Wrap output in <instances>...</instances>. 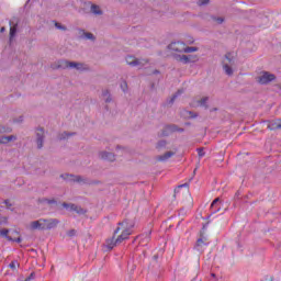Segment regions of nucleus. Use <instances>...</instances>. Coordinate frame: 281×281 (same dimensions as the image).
Here are the masks:
<instances>
[{
    "mask_svg": "<svg viewBox=\"0 0 281 281\" xmlns=\"http://www.w3.org/2000/svg\"><path fill=\"white\" fill-rule=\"evenodd\" d=\"M60 221L58 218H44V231L45 229H56Z\"/></svg>",
    "mask_w": 281,
    "mask_h": 281,
    "instance_id": "obj_8",
    "label": "nucleus"
},
{
    "mask_svg": "<svg viewBox=\"0 0 281 281\" xmlns=\"http://www.w3.org/2000/svg\"><path fill=\"white\" fill-rule=\"evenodd\" d=\"M207 3H210V0H203L202 1V5H207Z\"/></svg>",
    "mask_w": 281,
    "mask_h": 281,
    "instance_id": "obj_48",
    "label": "nucleus"
},
{
    "mask_svg": "<svg viewBox=\"0 0 281 281\" xmlns=\"http://www.w3.org/2000/svg\"><path fill=\"white\" fill-rule=\"evenodd\" d=\"M40 203H47L48 205H56L57 201H56V199L42 198L40 200Z\"/></svg>",
    "mask_w": 281,
    "mask_h": 281,
    "instance_id": "obj_29",
    "label": "nucleus"
},
{
    "mask_svg": "<svg viewBox=\"0 0 281 281\" xmlns=\"http://www.w3.org/2000/svg\"><path fill=\"white\" fill-rule=\"evenodd\" d=\"M170 157H175V151H166L164 155L157 156L158 161H168Z\"/></svg>",
    "mask_w": 281,
    "mask_h": 281,
    "instance_id": "obj_23",
    "label": "nucleus"
},
{
    "mask_svg": "<svg viewBox=\"0 0 281 281\" xmlns=\"http://www.w3.org/2000/svg\"><path fill=\"white\" fill-rule=\"evenodd\" d=\"M213 111H217V109L215 108V109H213Z\"/></svg>",
    "mask_w": 281,
    "mask_h": 281,
    "instance_id": "obj_60",
    "label": "nucleus"
},
{
    "mask_svg": "<svg viewBox=\"0 0 281 281\" xmlns=\"http://www.w3.org/2000/svg\"><path fill=\"white\" fill-rule=\"evenodd\" d=\"M76 63L77 61H69L68 60V69H76Z\"/></svg>",
    "mask_w": 281,
    "mask_h": 281,
    "instance_id": "obj_43",
    "label": "nucleus"
},
{
    "mask_svg": "<svg viewBox=\"0 0 281 281\" xmlns=\"http://www.w3.org/2000/svg\"><path fill=\"white\" fill-rule=\"evenodd\" d=\"M154 74H159V70H154Z\"/></svg>",
    "mask_w": 281,
    "mask_h": 281,
    "instance_id": "obj_57",
    "label": "nucleus"
},
{
    "mask_svg": "<svg viewBox=\"0 0 281 281\" xmlns=\"http://www.w3.org/2000/svg\"><path fill=\"white\" fill-rule=\"evenodd\" d=\"M16 135L0 136V144H10V142H16Z\"/></svg>",
    "mask_w": 281,
    "mask_h": 281,
    "instance_id": "obj_20",
    "label": "nucleus"
},
{
    "mask_svg": "<svg viewBox=\"0 0 281 281\" xmlns=\"http://www.w3.org/2000/svg\"><path fill=\"white\" fill-rule=\"evenodd\" d=\"M276 78V75L263 70L256 77V82H258V85H270V82H273Z\"/></svg>",
    "mask_w": 281,
    "mask_h": 281,
    "instance_id": "obj_4",
    "label": "nucleus"
},
{
    "mask_svg": "<svg viewBox=\"0 0 281 281\" xmlns=\"http://www.w3.org/2000/svg\"><path fill=\"white\" fill-rule=\"evenodd\" d=\"M34 272H32L30 276H29V278H31V280H34Z\"/></svg>",
    "mask_w": 281,
    "mask_h": 281,
    "instance_id": "obj_49",
    "label": "nucleus"
},
{
    "mask_svg": "<svg viewBox=\"0 0 281 281\" xmlns=\"http://www.w3.org/2000/svg\"><path fill=\"white\" fill-rule=\"evenodd\" d=\"M77 234H78V231L74 228L67 232V236H69V238H74V236H76Z\"/></svg>",
    "mask_w": 281,
    "mask_h": 281,
    "instance_id": "obj_39",
    "label": "nucleus"
},
{
    "mask_svg": "<svg viewBox=\"0 0 281 281\" xmlns=\"http://www.w3.org/2000/svg\"><path fill=\"white\" fill-rule=\"evenodd\" d=\"M100 159H103L104 161H115V154L111 151L102 150L99 153Z\"/></svg>",
    "mask_w": 281,
    "mask_h": 281,
    "instance_id": "obj_14",
    "label": "nucleus"
},
{
    "mask_svg": "<svg viewBox=\"0 0 281 281\" xmlns=\"http://www.w3.org/2000/svg\"><path fill=\"white\" fill-rule=\"evenodd\" d=\"M10 269H16V261H12L10 265H9Z\"/></svg>",
    "mask_w": 281,
    "mask_h": 281,
    "instance_id": "obj_45",
    "label": "nucleus"
},
{
    "mask_svg": "<svg viewBox=\"0 0 281 281\" xmlns=\"http://www.w3.org/2000/svg\"><path fill=\"white\" fill-rule=\"evenodd\" d=\"M24 281H31V277H27Z\"/></svg>",
    "mask_w": 281,
    "mask_h": 281,
    "instance_id": "obj_53",
    "label": "nucleus"
},
{
    "mask_svg": "<svg viewBox=\"0 0 281 281\" xmlns=\"http://www.w3.org/2000/svg\"><path fill=\"white\" fill-rule=\"evenodd\" d=\"M75 69H77V71H87V69H89V67L85 63L77 61Z\"/></svg>",
    "mask_w": 281,
    "mask_h": 281,
    "instance_id": "obj_25",
    "label": "nucleus"
},
{
    "mask_svg": "<svg viewBox=\"0 0 281 281\" xmlns=\"http://www.w3.org/2000/svg\"><path fill=\"white\" fill-rule=\"evenodd\" d=\"M60 178L64 179V181H68L69 183H82L83 186H98L100 184V181L98 180H89V178H85L82 176H76L71 173H61Z\"/></svg>",
    "mask_w": 281,
    "mask_h": 281,
    "instance_id": "obj_1",
    "label": "nucleus"
},
{
    "mask_svg": "<svg viewBox=\"0 0 281 281\" xmlns=\"http://www.w3.org/2000/svg\"><path fill=\"white\" fill-rule=\"evenodd\" d=\"M211 276H212V278H216V274H215V273H212Z\"/></svg>",
    "mask_w": 281,
    "mask_h": 281,
    "instance_id": "obj_55",
    "label": "nucleus"
},
{
    "mask_svg": "<svg viewBox=\"0 0 281 281\" xmlns=\"http://www.w3.org/2000/svg\"><path fill=\"white\" fill-rule=\"evenodd\" d=\"M212 214L221 212V198H216L211 204Z\"/></svg>",
    "mask_w": 281,
    "mask_h": 281,
    "instance_id": "obj_19",
    "label": "nucleus"
},
{
    "mask_svg": "<svg viewBox=\"0 0 281 281\" xmlns=\"http://www.w3.org/2000/svg\"><path fill=\"white\" fill-rule=\"evenodd\" d=\"M35 144L37 145V149L41 150L45 145V128L37 127L35 130Z\"/></svg>",
    "mask_w": 281,
    "mask_h": 281,
    "instance_id": "obj_5",
    "label": "nucleus"
},
{
    "mask_svg": "<svg viewBox=\"0 0 281 281\" xmlns=\"http://www.w3.org/2000/svg\"><path fill=\"white\" fill-rule=\"evenodd\" d=\"M235 196L238 199V196H240V192H236Z\"/></svg>",
    "mask_w": 281,
    "mask_h": 281,
    "instance_id": "obj_50",
    "label": "nucleus"
},
{
    "mask_svg": "<svg viewBox=\"0 0 281 281\" xmlns=\"http://www.w3.org/2000/svg\"><path fill=\"white\" fill-rule=\"evenodd\" d=\"M101 95L106 104H110V102H113V95H111V90L103 89Z\"/></svg>",
    "mask_w": 281,
    "mask_h": 281,
    "instance_id": "obj_18",
    "label": "nucleus"
},
{
    "mask_svg": "<svg viewBox=\"0 0 281 281\" xmlns=\"http://www.w3.org/2000/svg\"><path fill=\"white\" fill-rule=\"evenodd\" d=\"M190 44L194 43V40L189 41Z\"/></svg>",
    "mask_w": 281,
    "mask_h": 281,
    "instance_id": "obj_56",
    "label": "nucleus"
},
{
    "mask_svg": "<svg viewBox=\"0 0 281 281\" xmlns=\"http://www.w3.org/2000/svg\"><path fill=\"white\" fill-rule=\"evenodd\" d=\"M181 93H183V90H178V91L171 97V99L168 101V104H170V106H172V104H175V101L177 100V98H179V95H181Z\"/></svg>",
    "mask_w": 281,
    "mask_h": 281,
    "instance_id": "obj_27",
    "label": "nucleus"
},
{
    "mask_svg": "<svg viewBox=\"0 0 281 281\" xmlns=\"http://www.w3.org/2000/svg\"><path fill=\"white\" fill-rule=\"evenodd\" d=\"M4 204L7 205V207H12V204H10V200H4Z\"/></svg>",
    "mask_w": 281,
    "mask_h": 281,
    "instance_id": "obj_46",
    "label": "nucleus"
},
{
    "mask_svg": "<svg viewBox=\"0 0 281 281\" xmlns=\"http://www.w3.org/2000/svg\"><path fill=\"white\" fill-rule=\"evenodd\" d=\"M195 173H196V169L193 170V175H195Z\"/></svg>",
    "mask_w": 281,
    "mask_h": 281,
    "instance_id": "obj_58",
    "label": "nucleus"
},
{
    "mask_svg": "<svg viewBox=\"0 0 281 281\" xmlns=\"http://www.w3.org/2000/svg\"><path fill=\"white\" fill-rule=\"evenodd\" d=\"M0 131H1L2 135L5 133H12V127L5 126V125H0Z\"/></svg>",
    "mask_w": 281,
    "mask_h": 281,
    "instance_id": "obj_34",
    "label": "nucleus"
},
{
    "mask_svg": "<svg viewBox=\"0 0 281 281\" xmlns=\"http://www.w3.org/2000/svg\"><path fill=\"white\" fill-rule=\"evenodd\" d=\"M121 89L124 93H126L128 91V83L126 82V80H123L121 82Z\"/></svg>",
    "mask_w": 281,
    "mask_h": 281,
    "instance_id": "obj_38",
    "label": "nucleus"
},
{
    "mask_svg": "<svg viewBox=\"0 0 281 281\" xmlns=\"http://www.w3.org/2000/svg\"><path fill=\"white\" fill-rule=\"evenodd\" d=\"M8 234H10V229L8 228H3L0 231V236H2L3 238H7V240H14V238L9 236Z\"/></svg>",
    "mask_w": 281,
    "mask_h": 281,
    "instance_id": "obj_26",
    "label": "nucleus"
},
{
    "mask_svg": "<svg viewBox=\"0 0 281 281\" xmlns=\"http://www.w3.org/2000/svg\"><path fill=\"white\" fill-rule=\"evenodd\" d=\"M236 65V58L234 57V53H226L224 58L222 59V67L226 74V76H234L233 67Z\"/></svg>",
    "mask_w": 281,
    "mask_h": 281,
    "instance_id": "obj_2",
    "label": "nucleus"
},
{
    "mask_svg": "<svg viewBox=\"0 0 281 281\" xmlns=\"http://www.w3.org/2000/svg\"><path fill=\"white\" fill-rule=\"evenodd\" d=\"M56 30H60L61 32H67V26L63 25L60 22H55Z\"/></svg>",
    "mask_w": 281,
    "mask_h": 281,
    "instance_id": "obj_35",
    "label": "nucleus"
},
{
    "mask_svg": "<svg viewBox=\"0 0 281 281\" xmlns=\"http://www.w3.org/2000/svg\"><path fill=\"white\" fill-rule=\"evenodd\" d=\"M78 32L79 38H86L87 41L95 42V35H93V33L87 32L82 29H79Z\"/></svg>",
    "mask_w": 281,
    "mask_h": 281,
    "instance_id": "obj_15",
    "label": "nucleus"
},
{
    "mask_svg": "<svg viewBox=\"0 0 281 281\" xmlns=\"http://www.w3.org/2000/svg\"><path fill=\"white\" fill-rule=\"evenodd\" d=\"M209 100L210 97H203L198 101V103L200 104V106H204V109H210V106L207 105Z\"/></svg>",
    "mask_w": 281,
    "mask_h": 281,
    "instance_id": "obj_28",
    "label": "nucleus"
},
{
    "mask_svg": "<svg viewBox=\"0 0 281 281\" xmlns=\"http://www.w3.org/2000/svg\"><path fill=\"white\" fill-rule=\"evenodd\" d=\"M187 124V126H190V123H186Z\"/></svg>",
    "mask_w": 281,
    "mask_h": 281,
    "instance_id": "obj_59",
    "label": "nucleus"
},
{
    "mask_svg": "<svg viewBox=\"0 0 281 281\" xmlns=\"http://www.w3.org/2000/svg\"><path fill=\"white\" fill-rule=\"evenodd\" d=\"M119 225L123 227L122 234L116 238V243H124V240H128V236L133 234L131 231L133 227H135V223L131 222L128 220H125L123 222H120Z\"/></svg>",
    "mask_w": 281,
    "mask_h": 281,
    "instance_id": "obj_3",
    "label": "nucleus"
},
{
    "mask_svg": "<svg viewBox=\"0 0 281 281\" xmlns=\"http://www.w3.org/2000/svg\"><path fill=\"white\" fill-rule=\"evenodd\" d=\"M213 21H216V23H218V25H221L225 21V19L213 16Z\"/></svg>",
    "mask_w": 281,
    "mask_h": 281,
    "instance_id": "obj_42",
    "label": "nucleus"
},
{
    "mask_svg": "<svg viewBox=\"0 0 281 281\" xmlns=\"http://www.w3.org/2000/svg\"><path fill=\"white\" fill-rule=\"evenodd\" d=\"M181 116L186 117L187 120H190V119L194 120V117H199V114L192 111L182 110Z\"/></svg>",
    "mask_w": 281,
    "mask_h": 281,
    "instance_id": "obj_21",
    "label": "nucleus"
},
{
    "mask_svg": "<svg viewBox=\"0 0 281 281\" xmlns=\"http://www.w3.org/2000/svg\"><path fill=\"white\" fill-rule=\"evenodd\" d=\"M173 58L178 60V63H182L183 65H188V55H179L175 54Z\"/></svg>",
    "mask_w": 281,
    "mask_h": 281,
    "instance_id": "obj_24",
    "label": "nucleus"
},
{
    "mask_svg": "<svg viewBox=\"0 0 281 281\" xmlns=\"http://www.w3.org/2000/svg\"><path fill=\"white\" fill-rule=\"evenodd\" d=\"M199 49V47L196 46H184V54H192L194 52H196Z\"/></svg>",
    "mask_w": 281,
    "mask_h": 281,
    "instance_id": "obj_32",
    "label": "nucleus"
},
{
    "mask_svg": "<svg viewBox=\"0 0 281 281\" xmlns=\"http://www.w3.org/2000/svg\"><path fill=\"white\" fill-rule=\"evenodd\" d=\"M63 207H65L66 210H69L70 212H74L76 210V204L64 202Z\"/></svg>",
    "mask_w": 281,
    "mask_h": 281,
    "instance_id": "obj_33",
    "label": "nucleus"
},
{
    "mask_svg": "<svg viewBox=\"0 0 281 281\" xmlns=\"http://www.w3.org/2000/svg\"><path fill=\"white\" fill-rule=\"evenodd\" d=\"M183 128L179 127L178 125H176V130H175V133H183Z\"/></svg>",
    "mask_w": 281,
    "mask_h": 281,
    "instance_id": "obj_44",
    "label": "nucleus"
},
{
    "mask_svg": "<svg viewBox=\"0 0 281 281\" xmlns=\"http://www.w3.org/2000/svg\"><path fill=\"white\" fill-rule=\"evenodd\" d=\"M45 218H40L37 221H33L30 224L31 229H40L41 232L45 231Z\"/></svg>",
    "mask_w": 281,
    "mask_h": 281,
    "instance_id": "obj_12",
    "label": "nucleus"
},
{
    "mask_svg": "<svg viewBox=\"0 0 281 281\" xmlns=\"http://www.w3.org/2000/svg\"><path fill=\"white\" fill-rule=\"evenodd\" d=\"M8 224V217L0 216V225H7Z\"/></svg>",
    "mask_w": 281,
    "mask_h": 281,
    "instance_id": "obj_41",
    "label": "nucleus"
},
{
    "mask_svg": "<svg viewBox=\"0 0 281 281\" xmlns=\"http://www.w3.org/2000/svg\"><path fill=\"white\" fill-rule=\"evenodd\" d=\"M120 148H122V146L117 145V146H116V150H120Z\"/></svg>",
    "mask_w": 281,
    "mask_h": 281,
    "instance_id": "obj_52",
    "label": "nucleus"
},
{
    "mask_svg": "<svg viewBox=\"0 0 281 281\" xmlns=\"http://www.w3.org/2000/svg\"><path fill=\"white\" fill-rule=\"evenodd\" d=\"M74 135H76L75 132H63L57 135V139H59V142H63L65 139H68V137H74Z\"/></svg>",
    "mask_w": 281,
    "mask_h": 281,
    "instance_id": "obj_22",
    "label": "nucleus"
},
{
    "mask_svg": "<svg viewBox=\"0 0 281 281\" xmlns=\"http://www.w3.org/2000/svg\"><path fill=\"white\" fill-rule=\"evenodd\" d=\"M88 5H90L91 14H94L95 16H102L104 14V11H102L100 5L94 4L92 2H88Z\"/></svg>",
    "mask_w": 281,
    "mask_h": 281,
    "instance_id": "obj_13",
    "label": "nucleus"
},
{
    "mask_svg": "<svg viewBox=\"0 0 281 281\" xmlns=\"http://www.w3.org/2000/svg\"><path fill=\"white\" fill-rule=\"evenodd\" d=\"M125 60L131 67H144V65H148V59H138L133 55L126 56Z\"/></svg>",
    "mask_w": 281,
    "mask_h": 281,
    "instance_id": "obj_6",
    "label": "nucleus"
},
{
    "mask_svg": "<svg viewBox=\"0 0 281 281\" xmlns=\"http://www.w3.org/2000/svg\"><path fill=\"white\" fill-rule=\"evenodd\" d=\"M198 155L199 157H205V151L203 147L198 148Z\"/></svg>",
    "mask_w": 281,
    "mask_h": 281,
    "instance_id": "obj_40",
    "label": "nucleus"
},
{
    "mask_svg": "<svg viewBox=\"0 0 281 281\" xmlns=\"http://www.w3.org/2000/svg\"><path fill=\"white\" fill-rule=\"evenodd\" d=\"M120 232V227H116V229L114 231V235L117 234ZM120 245V243H117V239H115V236H113L110 239L105 240V247L111 251V249H113L115 246Z\"/></svg>",
    "mask_w": 281,
    "mask_h": 281,
    "instance_id": "obj_10",
    "label": "nucleus"
},
{
    "mask_svg": "<svg viewBox=\"0 0 281 281\" xmlns=\"http://www.w3.org/2000/svg\"><path fill=\"white\" fill-rule=\"evenodd\" d=\"M69 60L67 59H59L52 64V69H68Z\"/></svg>",
    "mask_w": 281,
    "mask_h": 281,
    "instance_id": "obj_11",
    "label": "nucleus"
},
{
    "mask_svg": "<svg viewBox=\"0 0 281 281\" xmlns=\"http://www.w3.org/2000/svg\"><path fill=\"white\" fill-rule=\"evenodd\" d=\"M168 146V142L166 139H161L156 144L157 150H161V148H166Z\"/></svg>",
    "mask_w": 281,
    "mask_h": 281,
    "instance_id": "obj_31",
    "label": "nucleus"
},
{
    "mask_svg": "<svg viewBox=\"0 0 281 281\" xmlns=\"http://www.w3.org/2000/svg\"><path fill=\"white\" fill-rule=\"evenodd\" d=\"M267 128H269V131H278L281 128V120H274V121H270L268 122Z\"/></svg>",
    "mask_w": 281,
    "mask_h": 281,
    "instance_id": "obj_17",
    "label": "nucleus"
},
{
    "mask_svg": "<svg viewBox=\"0 0 281 281\" xmlns=\"http://www.w3.org/2000/svg\"><path fill=\"white\" fill-rule=\"evenodd\" d=\"M16 36V24L10 27V41Z\"/></svg>",
    "mask_w": 281,
    "mask_h": 281,
    "instance_id": "obj_36",
    "label": "nucleus"
},
{
    "mask_svg": "<svg viewBox=\"0 0 281 281\" xmlns=\"http://www.w3.org/2000/svg\"><path fill=\"white\" fill-rule=\"evenodd\" d=\"M187 63H199V55H187Z\"/></svg>",
    "mask_w": 281,
    "mask_h": 281,
    "instance_id": "obj_30",
    "label": "nucleus"
},
{
    "mask_svg": "<svg viewBox=\"0 0 281 281\" xmlns=\"http://www.w3.org/2000/svg\"><path fill=\"white\" fill-rule=\"evenodd\" d=\"M74 212H76L77 214H87V210L82 209L79 205L75 206V211Z\"/></svg>",
    "mask_w": 281,
    "mask_h": 281,
    "instance_id": "obj_37",
    "label": "nucleus"
},
{
    "mask_svg": "<svg viewBox=\"0 0 281 281\" xmlns=\"http://www.w3.org/2000/svg\"><path fill=\"white\" fill-rule=\"evenodd\" d=\"M186 186H188L187 183L186 184H180V188H183V187H186Z\"/></svg>",
    "mask_w": 281,
    "mask_h": 281,
    "instance_id": "obj_54",
    "label": "nucleus"
},
{
    "mask_svg": "<svg viewBox=\"0 0 281 281\" xmlns=\"http://www.w3.org/2000/svg\"><path fill=\"white\" fill-rule=\"evenodd\" d=\"M175 131H177V125L175 124H169L166 125L159 133L160 137H168L169 135H172V133H175Z\"/></svg>",
    "mask_w": 281,
    "mask_h": 281,
    "instance_id": "obj_9",
    "label": "nucleus"
},
{
    "mask_svg": "<svg viewBox=\"0 0 281 281\" xmlns=\"http://www.w3.org/2000/svg\"><path fill=\"white\" fill-rule=\"evenodd\" d=\"M23 239L21 238V237H18V238H15V239H13V240H11L12 243H21Z\"/></svg>",
    "mask_w": 281,
    "mask_h": 281,
    "instance_id": "obj_47",
    "label": "nucleus"
},
{
    "mask_svg": "<svg viewBox=\"0 0 281 281\" xmlns=\"http://www.w3.org/2000/svg\"><path fill=\"white\" fill-rule=\"evenodd\" d=\"M168 49H171V52H178L179 54H184L186 43H183V42H173V43L168 45Z\"/></svg>",
    "mask_w": 281,
    "mask_h": 281,
    "instance_id": "obj_7",
    "label": "nucleus"
},
{
    "mask_svg": "<svg viewBox=\"0 0 281 281\" xmlns=\"http://www.w3.org/2000/svg\"><path fill=\"white\" fill-rule=\"evenodd\" d=\"M210 245V241H207L206 237L202 236L200 237L198 240H196V244H195V249L198 251H201V249H203V247Z\"/></svg>",
    "mask_w": 281,
    "mask_h": 281,
    "instance_id": "obj_16",
    "label": "nucleus"
},
{
    "mask_svg": "<svg viewBox=\"0 0 281 281\" xmlns=\"http://www.w3.org/2000/svg\"><path fill=\"white\" fill-rule=\"evenodd\" d=\"M0 32H1V33L5 32V27L2 26L1 30H0Z\"/></svg>",
    "mask_w": 281,
    "mask_h": 281,
    "instance_id": "obj_51",
    "label": "nucleus"
}]
</instances>
